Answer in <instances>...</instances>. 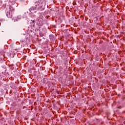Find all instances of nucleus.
<instances>
[{
	"label": "nucleus",
	"instance_id": "1",
	"mask_svg": "<svg viewBox=\"0 0 125 125\" xmlns=\"http://www.w3.org/2000/svg\"><path fill=\"white\" fill-rule=\"evenodd\" d=\"M46 3V0H39L36 1L35 3V6H33L29 9L30 12L33 11V10H42V8L45 6Z\"/></svg>",
	"mask_w": 125,
	"mask_h": 125
},
{
	"label": "nucleus",
	"instance_id": "2",
	"mask_svg": "<svg viewBox=\"0 0 125 125\" xmlns=\"http://www.w3.org/2000/svg\"><path fill=\"white\" fill-rule=\"evenodd\" d=\"M5 50H2L0 52V56H1V58H0V59L1 60H2V59H3V57L4 58H6V52H5Z\"/></svg>",
	"mask_w": 125,
	"mask_h": 125
},
{
	"label": "nucleus",
	"instance_id": "3",
	"mask_svg": "<svg viewBox=\"0 0 125 125\" xmlns=\"http://www.w3.org/2000/svg\"><path fill=\"white\" fill-rule=\"evenodd\" d=\"M42 21H43L42 18L41 17H38L36 19L37 25H38V26H42Z\"/></svg>",
	"mask_w": 125,
	"mask_h": 125
},
{
	"label": "nucleus",
	"instance_id": "4",
	"mask_svg": "<svg viewBox=\"0 0 125 125\" xmlns=\"http://www.w3.org/2000/svg\"><path fill=\"white\" fill-rule=\"evenodd\" d=\"M2 75H3V77H8V72H6V71L2 72Z\"/></svg>",
	"mask_w": 125,
	"mask_h": 125
},
{
	"label": "nucleus",
	"instance_id": "5",
	"mask_svg": "<svg viewBox=\"0 0 125 125\" xmlns=\"http://www.w3.org/2000/svg\"><path fill=\"white\" fill-rule=\"evenodd\" d=\"M6 16H7V17L8 18H12V14L10 13V12H9V13H7L6 14Z\"/></svg>",
	"mask_w": 125,
	"mask_h": 125
},
{
	"label": "nucleus",
	"instance_id": "6",
	"mask_svg": "<svg viewBox=\"0 0 125 125\" xmlns=\"http://www.w3.org/2000/svg\"><path fill=\"white\" fill-rule=\"evenodd\" d=\"M10 1H11V2H14L15 1H16V0H10Z\"/></svg>",
	"mask_w": 125,
	"mask_h": 125
},
{
	"label": "nucleus",
	"instance_id": "7",
	"mask_svg": "<svg viewBox=\"0 0 125 125\" xmlns=\"http://www.w3.org/2000/svg\"><path fill=\"white\" fill-rule=\"evenodd\" d=\"M32 23H35V20L32 21Z\"/></svg>",
	"mask_w": 125,
	"mask_h": 125
},
{
	"label": "nucleus",
	"instance_id": "8",
	"mask_svg": "<svg viewBox=\"0 0 125 125\" xmlns=\"http://www.w3.org/2000/svg\"><path fill=\"white\" fill-rule=\"evenodd\" d=\"M15 21H18V19H16V21H15Z\"/></svg>",
	"mask_w": 125,
	"mask_h": 125
}]
</instances>
